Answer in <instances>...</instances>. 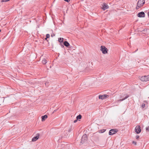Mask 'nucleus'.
Wrapping results in <instances>:
<instances>
[{
	"mask_svg": "<svg viewBox=\"0 0 149 149\" xmlns=\"http://www.w3.org/2000/svg\"><path fill=\"white\" fill-rule=\"evenodd\" d=\"M145 3L144 0H139L137 3L136 9H139L140 7L143 6Z\"/></svg>",
	"mask_w": 149,
	"mask_h": 149,
	"instance_id": "obj_1",
	"label": "nucleus"
},
{
	"mask_svg": "<svg viewBox=\"0 0 149 149\" xmlns=\"http://www.w3.org/2000/svg\"><path fill=\"white\" fill-rule=\"evenodd\" d=\"M100 50L103 54L107 53L108 51V49L104 46H101Z\"/></svg>",
	"mask_w": 149,
	"mask_h": 149,
	"instance_id": "obj_2",
	"label": "nucleus"
},
{
	"mask_svg": "<svg viewBox=\"0 0 149 149\" xmlns=\"http://www.w3.org/2000/svg\"><path fill=\"white\" fill-rule=\"evenodd\" d=\"M140 79L142 81H149V75L142 76L140 78Z\"/></svg>",
	"mask_w": 149,
	"mask_h": 149,
	"instance_id": "obj_3",
	"label": "nucleus"
},
{
	"mask_svg": "<svg viewBox=\"0 0 149 149\" xmlns=\"http://www.w3.org/2000/svg\"><path fill=\"white\" fill-rule=\"evenodd\" d=\"M87 139V136L86 134H84L81 139V143L83 144L86 141Z\"/></svg>",
	"mask_w": 149,
	"mask_h": 149,
	"instance_id": "obj_4",
	"label": "nucleus"
},
{
	"mask_svg": "<svg viewBox=\"0 0 149 149\" xmlns=\"http://www.w3.org/2000/svg\"><path fill=\"white\" fill-rule=\"evenodd\" d=\"M135 131L137 134H139L141 132V129L140 126L138 125L135 129Z\"/></svg>",
	"mask_w": 149,
	"mask_h": 149,
	"instance_id": "obj_5",
	"label": "nucleus"
},
{
	"mask_svg": "<svg viewBox=\"0 0 149 149\" xmlns=\"http://www.w3.org/2000/svg\"><path fill=\"white\" fill-rule=\"evenodd\" d=\"M109 97V95H99V99L103 100L104 99L107 98Z\"/></svg>",
	"mask_w": 149,
	"mask_h": 149,
	"instance_id": "obj_6",
	"label": "nucleus"
},
{
	"mask_svg": "<svg viewBox=\"0 0 149 149\" xmlns=\"http://www.w3.org/2000/svg\"><path fill=\"white\" fill-rule=\"evenodd\" d=\"M109 8V6H108V5H107V4L104 3L102 5V9L104 10H105L107 9H108Z\"/></svg>",
	"mask_w": 149,
	"mask_h": 149,
	"instance_id": "obj_7",
	"label": "nucleus"
},
{
	"mask_svg": "<svg viewBox=\"0 0 149 149\" xmlns=\"http://www.w3.org/2000/svg\"><path fill=\"white\" fill-rule=\"evenodd\" d=\"M39 134H36V136L34 137L32 139V141H34L37 140L39 137Z\"/></svg>",
	"mask_w": 149,
	"mask_h": 149,
	"instance_id": "obj_8",
	"label": "nucleus"
},
{
	"mask_svg": "<svg viewBox=\"0 0 149 149\" xmlns=\"http://www.w3.org/2000/svg\"><path fill=\"white\" fill-rule=\"evenodd\" d=\"M138 16L140 17H144L145 16V13L143 12H141L138 13Z\"/></svg>",
	"mask_w": 149,
	"mask_h": 149,
	"instance_id": "obj_9",
	"label": "nucleus"
},
{
	"mask_svg": "<svg viewBox=\"0 0 149 149\" xmlns=\"http://www.w3.org/2000/svg\"><path fill=\"white\" fill-rule=\"evenodd\" d=\"M116 132V131L114 130H111L109 132V135H111L115 134Z\"/></svg>",
	"mask_w": 149,
	"mask_h": 149,
	"instance_id": "obj_10",
	"label": "nucleus"
},
{
	"mask_svg": "<svg viewBox=\"0 0 149 149\" xmlns=\"http://www.w3.org/2000/svg\"><path fill=\"white\" fill-rule=\"evenodd\" d=\"M47 118V116L46 115L43 116H42L41 117L42 121V122L44 121Z\"/></svg>",
	"mask_w": 149,
	"mask_h": 149,
	"instance_id": "obj_11",
	"label": "nucleus"
},
{
	"mask_svg": "<svg viewBox=\"0 0 149 149\" xmlns=\"http://www.w3.org/2000/svg\"><path fill=\"white\" fill-rule=\"evenodd\" d=\"M128 97H129V96L128 95H126V96L125 97V98H124L123 99H121L119 100H118V102H119V101H123V100H125L126 99H127V98Z\"/></svg>",
	"mask_w": 149,
	"mask_h": 149,
	"instance_id": "obj_12",
	"label": "nucleus"
},
{
	"mask_svg": "<svg viewBox=\"0 0 149 149\" xmlns=\"http://www.w3.org/2000/svg\"><path fill=\"white\" fill-rule=\"evenodd\" d=\"M64 45L66 47H68L70 45L69 43L67 41H65L64 42Z\"/></svg>",
	"mask_w": 149,
	"mask_h": 149,
	"instance_id": "obj_13",
	"label": "nucleus"
},
{
	"mask_svg": "<svg viewBox=\"0 0 149 149\" xmlns=\"http://www.w3.org/2000/svg\"><path fill=\"white\" fill-rule=\"evenodd\" d=\"M42 62L43 64H45L47 63V61L45 58H44L42 61Z\"/></svg>",
	"mask_w": 149,
	"mask_h": 149,
	"instance_id": "obj_14",
	"label": "nucleus"
},
{
	"mask_svg": "<svg viewBox=\"0 0 149 149\" xmlns=\"http://www.w3.org/2000/svg\"><path fill=\"white\" fill-rule=\"evenodd\" d=\"M81 118V116L80 114H79L78 116H77L76 117V118L77 120L79 119H80Z\"/></svg>",
	"mask_w": 149,
	"mask_h": 149,
	"instance_id": "obj_15",
	"label": "nucleus"
},
{
	"mask_svg": "<svg viewBox=\"0 0 149 149\" xmlns=\"http://www.w3.org/2000/svg\"><path fill=\"white\" fill-rule=\"evenodd\" d=\"M63 38H60L58 39V41L60 42H63Z\"/></svg>",
	"mask_w": 149,
	"mask_h": 149,
	"instance_id": "obj_16",
	"label": "nucleus"
},
{
	"mask_svg": "<svg viewBox=\"0 0 149 149\" xmlns=\"http://www.w3.org/2000/svg\"><path fill=\"white\" fill-rule=\"evenodd\" d=\"M146 130L147 131L149 132V126H148L146 128Z\"/></svg>",
	"mask_w": 149,
	"mask_h": 149,
	"instance_id": "obj_17",
	"label": "nucleus"
},
{
	"mask_svg": "<svg viewBox=\"0 0 149 149\" xmlns=\"http://www.w3.org/2000/svg\"><path fill=\"white\" fill-rule=\"evenodd\" d=\"M49 36H50V35L49 34H47V35H46V37H47V38H49Z\"/></svg>",
	"mask_w": 149,
	"mask_h": 149,
	"instance_id": "obj_18",
	"label": "nucleus"
},
{
	"mask_svg": "<svg viewBox=\"0 0 149 149\" xmlns=\"http://www.w3.org/2000/svg\"><path fill=\"white\" fill-rule=\"evenodd\" d=\"M145 106V104H142L141 105V107L142 108H144Z\"/></svg>",
	"mask_w": 149,
	"mask_h": 149,
	"instance_id": "obj_19",
	"label": "nucleus"
},
{
	"mask_svg": "<svg viewBox=\"0 0 149 149\" xmlns=\"http://www.w3.org/2000/svg\"><path fill=\"white\" fill-rule=\"evenodd\" d=\"M10 0H2V2H5L9 1Z\"/></svg>",
	"mask_w": 149,
	"mask_h": 149,
	"instance_id": "obj_20",
	"label": "nucleus"
},
{
	"mask_svg": "<svg viewBox=\"0 0 149 149\" xmlns=\"http://www.w3.org/2000/svg\"><path fill=\"white\" fill-rule=\"evenodd\" d=\"M132 143L134 144L135 145H136V142L134 141H133L132 142Z\"/></svg>",
	"mask_w": 149,
	"mask_h": 149,
	"instance_id": "obj_21",
	"label": "nucleus"
},
{
	"mask_svg": "<svg viewBox=\"0 0 149 149\" xmlns=\"http://www.w3.org/2000/svg\"><path fill=\"white\" fill-rule=\"evenodd\" d=\"M65 1L67 2H69L70 0H64Z\"/></svg>",
	"mask_w": 149,
	"mask_h": 149,
	"instance_id": "obj_22",
	"label": "nucleus"
},
{
	"mask_svg": "<svg viewBox=\"0 0 149 149\" xmlns=\"http://www.w3.org/2000/svg\"><path fill=\"white\" fill-rule=\"evenodd\" d=\"M139 136L138 135H137L136 136V139H137L139 138Z\"/></svg>",
	"mask_w": 149,
	"mask_h": 149,
	"instance_id": "obj_23",
	"label": "nucleus"
},
{
	"mask_svg": "<svg viewBox=\"0 0 149 149\" xmlns=\"http://www.w3.org/2000/svg\"><path fill=\"white\" fill-rule=\"evenodd\" d=\"M77 120H74V123H76V122H77Z\"/></svg>",
	"mask_w": 149,
	"mask_h": 149,
	"instance_id": "obj_24",
	"label": "nucleus"
},
{
	"mask_svg": "<svg viewBox=\"0 0 149 149\" xmlns=\"http://www.w3.org/2000/svg\"><path fill=\"white\" fill-rule=\"evenodd\" d=\"M56 111V110H54V112H53V113H54V112H55V111Z\"/></svg>",
	"mask_w": 149,
	"mask_h": 149,
	"instance_id": "obj_25",
	"label": "nucleus"
},
{
	"mask_svg": "<svg viewBox=\"0 0 149 149\" xmlns=\"http://www.w3.org/2000/svg\"><path fill=\"white\" fill-rule=\"evenodd\" d=\"M47 37H46V38H45V40H47Z\"/></svg>",
	"mask_w": 149,
	"mask_h": 149,
	"instance_id": "obj_26",
	"label": "nucleus"
},
{
	"mask_svg": "<svg viewBox=\"0 0 149 149\" xmlns=\"http://www.w3.org/2000/svg\"><path fill=\"white\" fill-rule=\"evenodd\" d=\"M148 16H149V13H148Z\"/></svg>",
	"mask_w": 149,
	"mask_h": 149,
	"instance_id": "obj_27",
	"label": "nucleus"
},
{
	"mask_svg": "<svg viewBox=\"0 0 149 149\" xmlns=\"http://www.w3.org/2000/svg\"><path fill=\"white\" fill-rule=\"evenodd\" d=\"M1 30H0V32H1Z\"/></svg>",
	"mask_w": 149,
	"mask_h": 149,
	"instance_id": "obj_28",
	"label": "nucleus"
}]
</instances>
